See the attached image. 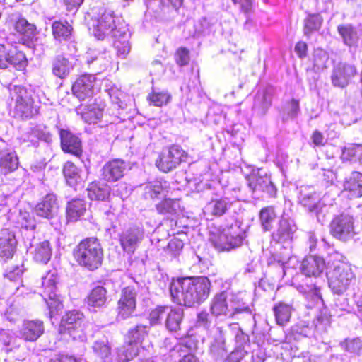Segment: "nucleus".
Here are the masks:
<instances>
[{"label": "nucleus", "mask_w": 362, "mask_h": 362, "mask_svg": "<svg viewBox=\"0 0 362 362\" xmlns=\"http://www.w3.org/2000/svg\"><path fill=\"white\" fill-rule=\"evenodd\" d=\"M92 21L94 35L98 39H102L109 33H112L115 38V46L117 53L124 57L130 50L129 44V33L126 28H117L115 26V16L113 11L103 7L92 9Z\"/></svg>", "instance_id": "f257e3e1"}, {"label": "nucleus", "mask_w": 362, "mask_h": 362, "mask_svg": "<svg viewBox=\"0 0 362 362\" xmlns=\"http://www.w3.org/2000/svg\"><path fill=\"white\" fill-rule=\"evenodd\" d=\"M210 286L206 277L184 278L173 281L170 291L174 302L192 307L208 298Z\"/></svg>", "instance_id": "f03ea898"}, {"label": "nucleus", "mask_w": 362, "mask_h": 362, "mask_svg": "<svg viewBox=\"0 0 362 362\" xmlns=\"http://www.w3.org/2000/svg\"><path fill=\"white\" fill-rule=\"evenodd\" d=\"M74 257L81 267L93 271L102 264L103 249L96 238H86L81 241L74 249Z\"/></svg>", "instance_id": "7ed1b4c3"}, {"label": "nucleus", "mask_w": 362, "mask_h": 362, "mask_svg": "<svg viewBox=\"0 0 362 362\" xmlns=\"http://www.w3.org/2000/svg\"><path fill=\"white\" fill-rule=\"evenodd\" d=\"M329 287L337 294L344 293L354 280L355 275L350 264L334 262L327 272Z\"/></svg>", "instance_id": "20e7f679"}, {"label": "nucleus", "mask_w": 362, "mask_h": 362, "mask_svg": "<svg viewBox=\"0 0 362 362\" xmlns=\"http://www.w3.org/2000/svg\"><path fill=\"white\" fill-rule=\"evenodd\" d=\"M12 100H15L14 116L20 119H28L38 113V109L33 105V100L27 90L21 86L9 88Z\"/></svg>", "instance_id": "39448f33"}, {"label": "nucleus", "mask_w": 362, "mask_h": 362, "mask_svg": "<svg viewBox=\"0 0 362 362\" xmlns=\"http://www.w3.org/2000/svg\"><path fill=\"white\" fill-rule=\"evenodd\" d=\"M57 276L54 272L48 273L42 278V292L40 293L49 310L50 317H52L62 308L60 297L57 294Z\"/></svg>", "instance_id": "423d86ee"}, {"label": "nucleus", "mask_w": 362, "mask_h": 362, "mask_svg": "<svg viewBox=\"0 0 362 362\" xmlns=\"http://www.w3.org/2000/svg\"><path fill=\"white\" fill-rule=\"evenodd\" d=\"M83 315L73 310L69 311L62 317L59 331L61 334L68 333L74 340L83 341L86 338L82 328Z\"/></svg>", "instance_id": "0eeeda50"}, {"label": "nucleus", "mask_w": 362, "mask_h": 362, "mask_svg": "<svg viewBox=\"0 0 362 362\" xmlns=\"http://www.w3.org/2000/svg\"><path fill=\"white\" fill-rule=\"evenodd\" d=\"M187 157V153L181 147L173 145L163 151L156 164L160 170L168 173L186 161Z\"/></svg>", "instance_id": "6e6552de"}, {"label": "nucleus", "mask_w": 362, "mask_h": 362, "mask_svg": "<svg viewBox=\"0 0 362 362\" xmlns=\"http://www.w3.org/2000/svg\"><path fill=\"white\" fill-rule=\"evenodd\" d=\"M245 238V231L240 228L238 222H235L224 228L218 237L217 246L223 250H230L241 245Z\"/></svg>", "instance_id": "1a4fd4ad"}, {"label": "nucleus", "mask_w": 362, "mask_h": 362, "mask_svg": "<svg viewBox=\"0 0 362 362\" xmlns=\"http://www.w3.org/2000/svg\"><path fill=\"white\" fill-rule=\"evenodd\" d=\"M330 231L339 240L346 242L352 239L356 235L353 218L344 214L335 217L331 223Z\"/></svg>", "instance_id": "9d476101"}, {"label": "nucleus", "mask_w": 362, "mask_h": 362, "mask_svg": "<svg viewBox=\"0 0 362 362\" xmlns=\"http://www.w3.org/2000/svg\"><path fill=\"white\" fill-rule=\"evenodd\" d=\"M146 326L137 325L129 332V344L123 349H119L118 356L120 361H129L139 354V344H141L147 334Z\"/></svg>", "instance_id": "9b49d317"}, {"label": "nucleus", "mask_w": 362, "mask_h": 362, "mask_svg": "<svg viewBox=\"0 0 362 362\" xmlns=\"http://www.w3.org/2000/svg\"><path fill=\"white\" fill-rule=\"evenodd\" d=\"M25 64V54L11 45H0V69H6L9 65L22 68Z\"/></svg>", "instance_id": "f8f14e48"}, {"label": "nucleus", "mask_w": 362, "mask_h": 362, "mask_svg": "<svg viewBox=\"0 0 362 362\" xmlns=\"http://www.w3.org/2000/svg\"><path fill=\"white\" fill-rule=\"evenodd\" d=\"M136 296L135 289L130 286L122 291L117 303V318L124 320L133 315L136 309Z\"/></svg>", "instance_id": "ddd939ff"}, {"label": "nucleus", "mask_w": 362, "mask_h": 362, "mask_svg": "<svg viewBox=\"0 0 362 362\" xmlns=\"http://www.w3.org/2000/svg\"><path fill=\"white\" fill-rule=\"evenodd\" d=\"M144 235V230L139 227L134 226L124 230L119 234V238L122 250L129 254L134 253Z\"/></svg>", "instance_id": "4468645a"}, {"label": "nucleus", "mask_w": 362, "mask_h": 362, "mask_svg": "<svg viewBox=\"0 0 362 362\" xmlns=\"http://www.w3.org/2000/svg\"><path fill=\"white\" fill-rule=\"evenodd\" d=\"M95 77L86 74L79 77L72 86L73 93L81 100L92 97L95 90Z\"/></svg>", "instance_id": "2eb2a0df"}, {"label": "nucleus", "mask_w": 362, "mask_h": 362, "mask_svg": "<svg viewBox=\"0 0 362 362\" xmlns=\"http://www.w3.org/2000/svg\"><path fill=\"white\" fill-rule=\"evenodd\" d=\"M356 74V70L353 65L339 63L333 69L332 75V83L334 86L344 87L349 84Z\"/></svg>", "instance_id": "dca6fc26"}, {"label": "nucleus", "mask_w": 362, "mask_h": 362, "mask_svg": "<svg viewBox=\"0 0 362 362\" xmlns=\"http://www.w3.org/2000/svg\"><path fill=\"white\" fill-rule=\"evenodd\" d=\"M248 185L252 192H266L270 196L276 194V189L272 182L270 177L266 174H262L259 170L248 177Z\"/></svg>", "instance_id": "f3484780"}, {"label": "nucleus", "mask_w": 362, "mask_h": 362, "mask_svg": "<svg viewBox=\"0 0 362 362\" xmlns=\"http://www.w3.org/2000/svg\"><path fill=\"white\" fill-rule=\"evenodd\" d=\"M127 166L124 160L113 159L103 166V178L108 182H116L124 176Z\"/></svg>", "instance_id": "a211bd4d"}, {"label": "nucleus", "mask_w": 362, "mask_h": 362, "mask_svg": "<svg viewBox=\"0 0 362 362\" xmlns=\"http://www.w3.org/2000/svg\"><path fill=\"white\" fill-rule=\"evenodd\" d=\"M58 203L56 196L52 194L45 196L35 206V213L38 216L52 218L58 212Z\"/></svg>", "instance_id": "6ab92c4d"}, {"label": "nucleus", "mask_w": 362, "mask_h": 362, "mask_svg": "<svg viewBox=\"0 0 362 362\" xmlns=\"http://www.w3.org/2000/svg\"><path fill=\"white\" fill-rule=\"evenodd\" d=\"M16 240L15 235L8 229H2L0 232V257L7 260L13 256L16 250Z\"/></svg>", "instance_id": "aec40b11"}, {"label": "nucleus", "mask_w": 362, "mask_h": 362, "mask_svg": "<svg viewBox=\"0 0 362 362\" xmlns=\"http://www.w3.org/2000/svg\"><path fill=\"white\" fill-rule=\"evenodd\" d=\"M325 269V262L318 256L305 257L301 264L300 269L307 276H319Z\"/></svg>", "instance_id": "412c9836"}, {"label": "nucleus", "mask_w": 362, "mask_h": 362, "mask_svg": "<svg viewBox=\"0 0 362 362\" xmlns=\"http://www.w3.org/2000/svg\"><path fill=\"white\" fill-rule=\"evenodd\" d=\"M44 332L43 322L40 320L24 321L20 329V334L25 341H34Z\"/></svg>", "instance_id": "4be33fe9"}, {"label": "nucleus", "mask_w": 362, "mask_h": 362, "mask_svg": "<svg viewBox=\"0 0 362 362\" xmlns=\"http://www.w3.org/2000/svg\"><path fill=\"white\" fill-rule=\"evenodd\" d=\"M296 230V226L293 221L284 217L279 222L278 228L272 236L273 240L277 242L284 243L293 238Z\"/></svg>", "instance_id": "5701e85b"}, {"label": "nucleus", "mask_w": 362, "mask_h": 362, "mask_svg": "<svg viewBox=\"0 0 362 362\" xmlns=\"http://www.w3.org/2000/svg\"><path fill=\"white\" fill-rule=\"evenodd\" d=\"M104 105L93 103L88 106L81 105L77 108V112L81 115L82 119L86 123L94 124L98 122L103 117Z\"/></svg>", "instance_id": "b1692460"}, {"label": "nucleus", "mask_w": 362, "mask_h": 362, "mask_svg": "<svg viewBox=\"0 0 362 362\" xmlns=\"http://www.w3.org/2000/svg\"><path fill=\"white\" fill-rule=\"evenodd\" d=\"M61 145L64 151L79 156L81 153V144L79 139L70 132L64 129L60 131Z\"/></svg>", "instance_id": "393cba45"}, {"label": "nucleus", "mask_w": 362, "mask_h": 362, "mask_svg": "<svg viewBox=\"0 0 362 362\" xmlns=\"http://www.w3.org/2000/svg\"><path fill=\"white\" fill-rule=\"evenodd\" d=\"M63 173L69 185L74 187L85 181L87 173L78 169L73 163L66 162L64 165Z\"/></svg>", "instance_id": "a878e982"}, {"label": "nucleus", "mask_w": 362, "mask_h": 362, "mask_svg": "<svg viewBox=\"0 0 362 362\" xmlns=\"http://www.w3.org/2000/svg\"><path fill=\"white\" fill-rule=\"evenodd\" d=\"M210 310L216 317L224 315L230 317L231 310L229 308L228 296L226 292L218 293L213 298Z\"/></svg>", "instance_id": "bb28decb"}, {"label": "nucleus", "mask_w": 362, "mask_h": 362, "mask_svg": "<svg viewBox=\"0 0 362 362\" xmlns=\"http://www.w3.org/2000/svg\"><path fill=\"white\" fill-rule=\"evenodd\" d=\"M52 73L59 78H65L74 69L73 62L64 55H57L52 61Z\"/></svg>", "instance_id": "cd10ccee"}, {"label": "nucleus", "mask_w": 362, "mask_h": 362, "mask_svg": "<svg viewBox=\"0 0 362 362\" xmlns=\"http://www.w3.org/2000/svg\"><path fill=\"white\" fill-rule=\"evenodd\" d=\"M170 353L172 358L177 359V362H199L198 358L191 353V347L185 344H176Z\"/></svg>", "instance_id": "c85d7f7f"}, {"label": "nucleus", "mask_w": 362, "mask_h": 362, "mask_svg": "<svg viewBox=\"0 0 362 362\" xmlns=\"http://www.w3.org/2000/svg\"><path fill=\"white\" fill-rule=\"evenodd\" d=\"M18 159L15 152L7 150H0V171L7 174L17 169Z\"/></svg>", "instance_id": "c756f323"}, {"label": "nucleus", "mask_w": 362, "mask_h": 362, "mask_svg": "<svg viewBox=\"0 0 362 362\" xmlns=\"http://www.w3.org/2000/svg\"><path fill=\"white\" fill-rule=\"evenodd\" d=\"M344 187L345 191L349 192L351 197H361L362 174L358 172L352 173L351 176L344 182Z\"/></svg>", "instance_id": "7c9ffc66"}, {"label": "nucleus", "mask_w": 362, "mask_h": 362, "mask_svg": "<svg viewBox=\"0 0 362 362\" xmlns=\"http://www.w3.org/2000/svg\"><path fill=\"white\" fill-rule=\"evenodd\" d=\"M299 200L303 206L312 211L316 209L320 197L313 187L305 186L300 188Z\"/></svg>", "instance_id": "2f4dec72"}, {"label": "nucleus", "mask_w": 362, "mask_h": 362, "mask_svg": "<svg viewBox=\"0 0 362 362\" xmlns=\"http://www.w3.org/2000/svg\"><path fill=\"white\" fill-rule=\"evenodd\" d=\"M337 31L344 45L352 47L358 43V36L357 31L351 24L339 25L337 26Z\"/></svg>", "instance_id": "473e14b6"}, {"label": "nucleus", "mask_w": 362, "mask_h": 362, "mask_svg": "<svg viewBox=\"0 0 362 362\" xmlns=\"http://www.w3.org/2000/svg\"><path fill=\"white\" fill-rule=\"evenodd\" d=\"M108 95L113 105L112 118L107 119L110 123L116 122L119 119V109L123 108L122 99L124 97V93L115 86L111 87L107 90Z\"/></svg>", "instance_id": "72a5a7b5"}, {"label": "nucleus", "mask_w": 362, "mask_h": 362, "mask_svg": "<svg viewBox=\"0 0 362 362\" xmlns=\"http://www.w3.org/2000/svg\"><path fill=\"white\" fill-rule=\"evenodd\" d=\"M228 207L229 203L226 199H214L206 204L204 211L212 216H221L226 212Z\"/></svg>", "instance_id": "f704fd0d"}, {"label": "nucleus", "mask_w": 362, "mask_h": 362, "mask_svg": "<svg viewBox=\"0 0 362 362\" xmlns=\"http://www.w3.org/2000/svg\"><path fill=\"white\" fill-rule=\"evenodd\" d=\"M183 310L181 308H168V313L165 315V326L170 332H177L180 329V324L182 320Z\"/></svg>", "instance_id": "c9c22d12"}, {"label": "nucleus", "mask_w": 362, "mask_h": 362, "mask_svg": "<svg viewBox=\"0 0 362 362\" xmlns=\"http://www.w3.org/2000/svg\"><path fill=\"white\" fill-rule=\"evenodd\" d=\"M32 254L35 261L42 264H47L52 256V249L49 241L43 240L37 243L34 246Z\"/></svg>", "instance_id": "e433bc0d"}, {"label": "nucleus", "mask_w": 362, "mask_h": 362, "mask_svg": "<svg viewBox=\"0 0 362 362\" xmlns=\"http://www.w3.org/2000/svg\"><path fill=\"white\" fill-rule=\"evenodd\" d=\"M86 210L84 200L73 199L66 206V216L69 221H76L82 216Z\"/></svg>", "instance_id": "4c0bfd02"}, {"label": "nucleus", "mask_w": 362, "mask_h": 362, "mask_svg": "<svg viewBox=\"0 0 362 362\" xmlns=\"http://www.w3.org/2000/svg\"><path fill=\"white\" fill-rule=\"evenodd\" d=\"M107 291L103 286H98L93 288L88 296V305L93 308L103 306L107 300Z\"/></svg>", "instance_id": "58836bf2"}, {"label": "nucleus", "mask_w": 362, "mask_h": 362, "mask_svg": "<svg viewBox=\"0 0 362 362\" xmlns=\"http://www.w3.org/2000/svg\"><path fill=\"white\" fill-rule=\"evenodd\" d=\"M273 310L277 324L284 325L290 320L293 308L291 305L279 303L274 307Z\"/></svg>", "instance_id": "ea45409f"}, {"label": "nucleus", "mask_w": 362, "mask_h": 362, "mask_svg": "<svg viewBox=\"0 0 362 362\" xmlns=\"http://www.w3.org/2000/svg\"><path fill=\"white\" fill-rule=\"evenodd\" d=\"M52 29L54 38L59 41L69 40L71 37L72 27L67 22L63 23L55 21L52 24Z\"/></svg>", "instance_id": "a19ab883"}, {"label": "nucleus", "mask_w": 362, "mask_h": 362, "mask_svg": "<svg viewBox=\"0 0 362 362\" xmlns=\"http://www.w3.org/2000/svg\"><path fill=\"white\" fill-rule=\"evenodd\" d=\"M337 113L341 117V122L346 125H350L357 120L354 108L345 103L339 107Z\"/></svg>", "instance_id": "79ce46f5"}, {"label": "nucleus", "mask_w": 362, "mask_h": 362, "mask_svg": "<svg viewBox=\"0 0 362 362\" xmlns=\"http://www.w3.org/2000/svg\"><path fill=\"white\" fill-rule=\"evenodd\" d=\"M229 300V308L231 310L230 317H235V315L242 312L248 311V305L243 301V298L239 295L231 294Z\"/></svg>", "instance_id": "37998d69"}, {"label": "nucleus", "mask_w": 362, "mask_h": 362, "mask_svg": "<svg viewBox=\"0 0 362 362\" xmlns=\"http://www.w3.org/2000/svg\"><path fill=\"white\" fill-rule=\"evenodd\" d=\"M158 213L162 214H175L180 209L177 199H165L156 205Z\"/></svg>", "instance_id": "c03bdc74"}, {"label": "nucleus", "mask_w": 362, "mask_h": 362, "mask_svg": "<svg viewBox=\"0 0 362 362\" xmlns=\"http://www.w3.org/2000/svg\"><path fill=\"white\" fill-rule=\"evenodd\" d=\"M276 215L273 207H265L260 211L259 219L264 231L271 230Z\"/></svg>", "instance_id": "a18cd8bd"}, {"label": "nucleus", "mask_w": 362, "mask_h": 362, "mask_svg": "<svg viewBox=\"0 0 362 362\" xmlns=\"http://www.w3.org/2000/svg\"><path fill=\"white\" fill-rule=\"evenodd\" d=\"M93 352L103 361L107 360L111 354V347L107 339L95 341L93 345Z\"/></svg>", "instance_id": "49530a36"}, {"label": "nucleus", "mask_w": 362, "mask_h": 362, "mask_svg": "<svg viewBox=\"0 0 362 362\" xmlns=\"http://www.w3.org/2000/svg\"><path fill=\"white\" fill-rule=\"evenodd\" d=\"M16 30L27 38H31L35 35L36 28L35 25L28 22L25 18H20L15 25Z\"/></svg>", "instance_id": "de8ad7c7"}, {"label": "nucleus", "mask_w": 362, "mask_h": 362, "mask_svg": "<svg viewBox=\"0 0 362 362\" xmlns=\"http://www.w3.org/2000/svg\"><path fill=\"white\" fill-rule=\"evenodd\" d=\"M322 18L320 15L309 16L305 21L304 34L306 36L315 30H318L322 25Z\"/></svg>", "instance_id": "09e8293b"}, {"label": "nucleus", "mask_w": 362, "mask_h": 362, "mask_svg": "<svg viewBox=\"0 0 362 362\" xmlns=\"http://www.w3.org/2000/svg\"><path fill=\"white\" fill-rule=\"evenodd\" d=\"M145 196L154 199L158 197L159 195L164 194L165 189L163 184L160 181H156L152 183H149L145 187Z\"/></svg>", "instance_id": "8fccbe9b"}, {"label": "nucleus", "mask_w": 362, "mask_h": 362, "mask_svg": "<svg viewBox=\"0 0 362 362\" xmlns=\"http://www.w3.org/2000/svg\"><path fill=\"white\" fill-rule=\"evenodd\" d=\"M148 99L151 103L155 106L160 107L166 105L170 99V95L165 91H155L148 96Z\"/></svg>", "instance_id": "3c124183"}, {"label": "nucleus", "mask_w": 362, "mask_h": 362, "mask_svg": "<svg viewBox=\"0 0 362 362\" xmlns=\"http://www.w3.org/2000/svg\"><path fill=\"white\" fill-rule=\"evenodd\" d=\"M270 105L271 98L265 93L259 94L255 100L254 107L262 115L266 113Z\"/></svg>", "instance_id": "603ef678"}, {"label": "nucleus", "mask_w": 362, "mask_h": 362, "mask_svg": "<svg viewBox=\"0 0 362 362\" xmlns=\"http://www.w3.org/2000/svg\"><path fill=\"white\" fill-rule=\"evenodd\" d=\"M87 190L88 196L90 199L103 200L108 195L107 189L101 188L95 183L90 184Z\"/></svg>", "instance_id": "864d4df0"}, {"label": "nucleus", "mask_w": 362, "mask_h": 362, "mask_svg": "<svg viewBox=\"0 0 362 362\" xmlns=\"http://www.w3.org/2000/svg\"><path fill=\"white\" fill-rule=\"evenodd\" d=\"M343 349L351 353L361 354H362V340L357 338L354 339H346L341 343Z\"/></svg>", "instance_id": "5fc2aeb1"}, {"label": "nucleus", "mask_w": 362, "mask_h": 362, "mask_svg": "<svg viewBox=\"0 0 362 362\" xmlns=\"http://www.w3.org/2000/svg\"><path fill=\"white\" fill-rule=\"evenodd\" d=\"M168 306H159L153 310L150 313V322L151 324H157L160 322V320L165 317L166 313H168Z\"/></svg>", "instance_id": "6e6d98bb"}, {"label": "nucleus", "mask_w": 362, "mask_h": 362, "mask_svg": "<svg viewBox=\"0 0 362 362\" xmlns=\"http://www.w3.org/2000/svg\"><path fill=\"white\" fill-rule=\"evenodd\" d=\"M328 59L327 54L322 50H317L315 52L313 64L317 71L322 70L326 66V62Z\"/></svg>", "instance_id": "4d7b16f0"}, {"label": "nucleus", "mask_w": 362, "mask_h": 362, "mask_svg": "<svg viewBox=\"0 0 362 362\" xmlns=\"http://www.w3.org/2000/svg\"><path fill=\"white\" fill-rule=\"evenodd\" d=\"M210 25L206 18H203L197 21L194 24V35L204 34L209 28Z\"/></svg>", "instance_id": "13d9d810"}, {"label": "nucleus", "mask_w": 362, "mask_h": 362, "mask_svg": "<svg viewBox=\"0 0 362 362\" xmlns=\"http://www.w3.org/2000/svg\"><path fill=\"white\" fill-rule=\"evenodd\" d=\"M16 338L13 336L9 330L0 331V341L5 346H13L15 344Z\"/></svg>", "instance_id": "bf43d9fd"}, {"label": "nucleus", "mask_w": 362, "mask_h": 362, "mask_svg": "<svg viewBox=\"0 0 362 362\" xmlns=\"http://www.w3.org/2000/svg\"><path fill=\"white\" fill-rule=\"evenodd\" d=\"M183 245L184 244L182 240L173 238L169 242L168 248L173 255H176L180 250H182Z\"/></svg>", "instance_id": "052dcab7"}, {"label": "nucleus", "mask_w": 362, "mask_h": 362, "mask_svg": "<svg viewBox=\"0 0 362 362\" xmlns=\"http://www.w3.org/2000/svg\"><path fill=\"white\" fill-rule=\"evenodd\" d=\"M66 6V10L69 12L75 13L84 0H63Z\"/></svg>", "instance_id": "680f3d73"}, {"label": "nucleus", "mask_w": 362, "mask_h": 362, "mask_svg": "<svg viewBox=\"0 0 362 362\" xmlns=\"http://www.w3.org/2000/svg\"><path fill=\"white\" fill-rule=\"evenodd\" d=\"M188 51L185 48H180L177 52V63L180 66H184L188 63Z\"/></svg>", "instance_id": "e2e57ef3"}, {"label": "nucleus", "mask_w": 362, "mask_h": 362, "mask_svg": "<svg viewBox=\"0 0 362 362\" xmlns=\"http://www.w3.org/2000/svg\"><path fill=\"white\" fill-rule=\"evenodd\" d=\"M23 272V269L20 267H15L13 270H11L6 273L5 276L10 281H16L20 278Z\"/></svg>", "instance_id": "0e129e2a"}, {"label": "nucleus", "mask_w": 362, "mask_h": 362, "mask_svg": "<svg viewBox=\"0 0 362 362\" xmlns=\"http://www.w3.org/2000/svg\"><path fill=\"white\" fill-rule=\"evenodd\" d=\"M49 362H81V360L69 356L67 355H59L56 356L54 358L51 359Z\"/></svg>", "instance_id": "69168bd1"}, {"label": "nucleus", "mask_w": 362, "mask_h": 362, "mask_svg": "<svg viewBox=\"0 0 362 362\" xmlns=\"http://www.w3.org/2000/svg\"><path fill=\"white\" fill-rule=\"evenodd\" d=\"M299 111V104L296 100H292L289 103L288 115L291 117H294L297 115Z\"/></svg>", "instance_id": "338daca9"}, {"label": "nucleus", "mask_w": 362, "mask_h": 362, "mask_svg": "<svg viewBox=\"0 0 362 362\" xmlns=\"http://www.w3.org/2000/svg\"><path fill=\"white\" fill-rule=\"evenodd\" d=\"M295 51L300 57H303L306 55L307 45L303 42H298L296 47Z\"/></svg>", "instance_id": "774afa93"}]
</instances>
